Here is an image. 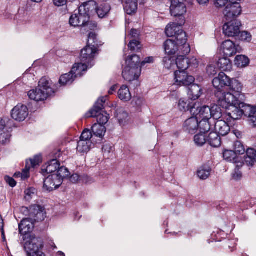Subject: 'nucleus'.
<instances>
[{
	"instance_id": "nucleus-1",
	"label": "nucleus",
	"mask_w": 256,
	"mask_h": 256,
	"mask_svg": "<svg viewBox=\"0 0 256 256\" xmlns=\"http://www.w3.org/2000/svg\"><path fill=\"white\" fill-rule=\"evenodd\" d=\"M69 22L70 26L74 27H81L80 31L84 33L90 30H94L97 27V24L92 22H90V16L87 13H80L74 12L70 18Z\"/></svg>"
},
{
	"instance_id": "nucleus-2",
	"label": "nucleus",
	"mask_w": 256,
	"mask_h": 256,
	"mask_svg": "<svg viewBox=\"0 0 256 256\" xmlns=\"http://www.w3.org/2000/svg\"><path fill=\"white\" fill-rule=\"evenodd\" d=\"M108 96L101 97L96 102L93 108L86 114V118L96 117L98 124L104 126L110 118L109 114L105 111H102Z\"/></svg>"
},
{
	"instance_id": "nucleus-3",
	"label": "nucleus",
	"mask_w": 256,
	"mask_h": 256,
	"mask_svg": "<svg viewBox=\"0 0 256 256\" xmlns=\"http://www.w3.org/2000/svg\"><path fill=\"white\" fill-rule=\"evenodd\" d=\"M86 70V64H75L69 73L63 74L60 77L59 82L62 86L71 84L75 78L81 77L84 74L83 72Z\"/></svg>"
},
{
	"instance_id": "nucleus-4",
	"label": "nucleus",
	"mask_w": 256,
	"mask_h": 256,
	"mask_svg": "<svg viewBox=\"0 0 256 256\" xmlns=\"http://www.w3.org/2000/svg\"><path fill=\"white\" fill-rule=\"evenodd\" d=\"M215 94L218 99V104L225 109L238 106L239 102L244 100H241L239 98V96L229 92H217Z\"/></svg>"
},
{
	"instance_id": "nucleus-5",
	"label": "nucleus",
	"mask_w": 256,
	"mask_h": 256,
	"mask_svg": "<svg viewBox=\"0 0 256 256\" xmlns=\"http://www.w3.org/2000/svg\"><path fill=\"white\" fill-rule=\"evenodd\" d=\"M42 247V241L39 238H34L31 240L26 242L24 244V250L27 256H46L40 250Z\"/></svg>"
},
{
	"instance_id": "nucleus-6",
	"label": "nucleus",
	"mask_w": 256,
	"mask_h": 256,
	"mask_svg": "<svg viewBox=\"0 0 256 256\" xmlns=\"http://www.w3.org/2000/svg\"><path fill=\"white\" fill-rule=\"evenodd\" d=\"M176 64L178 71H186L187 70L192 71L198 66V61L194 56L188 58L184 56H178L176 60Z\"/></svg>"
},
{
	"instance_id": "nucleus-7",
	"label": "nucleus",
	"mask_w": 256,
	"mask_h": 256,
	"mask_svg": "<svg viewBox=\"0 0 256 256\" xmlns=\"http://www.w3.org/2000/svg\"><path fill=\"white\" fill-rule=\"evenodd\" d=\"M239 0H230L229 3L226 6L224 14L226 20H234L239 16L242 12V8L240 3L237 1Z\"/></svg>"
},
{
	"instance_id": "nucleus-8",
	"label": "nucleus",
	"mask_w": 256,
	"mask_h": 256,
	"mask_svg": "<svg viewBox=\"0 0 256 256\" xmlns=\"http://www.w3.org/2000/svg\"><path fill=\"white\" fill-rule=\"evenodd\" d=\"M223 26V33L228 37H234L239 35L240 27L242 26L240 21L237 20H230Z\"/></svg>"
},
{
	"instance_id": "nucleus-9",
	"label": "nucleus",
	"mask_w": 256,
	"mask_h": 256,
	"mask_svg": "<svg viewBox=\"0 0 256 256\" xmlns=\"http://www.w3.org/2000/svg\"><path fill=\"white\" fill-rule=\"evenodd\" d=\"M175 84L178 86H190L194 84L195 78L189 75L186 71H176L174 72Z\"/></svg>"
},
{
	"instance_id": "nucleus-10",
	"label": "nucleus",
	"mask_w": 256,
	"mask_h": 256,
	"mask_svg": "<svg viewBox=\"0 0 256 256\" xmlns=\"http://www.w3.org/2000/svg\"><path fill=\"white\" fill-rule=\"evenodd\" d=\"M97 50V47L91 46L90 44H87L81 50L80 60L82 62L80 64H86L88 68L90 63L93 60Z\"/></svg>"
},
{
	"instance_id": "nucleus-11",
	"label": "nucleus",
	"mask_w": 256,
	"mask_h": 256,
	"mask_svg": "<svg viewBox=\"0 0 256 256\" xmlns=\"http://www.w3.org/2000/svg\"><path fill=\"white\" fill-rule=\"evenodd\" d=\"M60 151L58 150L56 153L54 154L56 158L50 160L45 166H42L41 172L44 176H46V174L57 172L58 168L60 166V161L57 160V158H60Z\"/></svg>"
},
{
	"instance_id": "nucleus-12",
	"label": "nucleus",
	"mask_w": 256,
	"mask_h": 256,
	"mask_svg": "<svg viewBox=\"0 0 256 256\" xmlns=\"http://www.w3.org/2000/svg\"><path fill=\"white\" fill-rule=\"evenodd\" d=\"M141 72L142 69L140 67H132L126 65L122 76L126 80L130 82L137 80L140 76Z\"/></svg>"
},
{
	"instance_id": "nucleus-13",
	"label": "nucleus",
	"mask_w": 256,
	"mask_h": 256,
	"mask_svg": "<svg viewBox=\"0 0 256 256\" xmlns=\"http://www.w3.org/2000/svg\"><path fill=\"white\" fill-rule=\"evenodd\" d=\"M222 49L225 56L230 57L235 55L237 52H239L241 48L232 41L226 40L222 43Z\"/></svg>"
},
{
	"instance_id": "nucleus-14",
	"label": "nucleus",
	"mask_w": 256,
	"mask_h": 256,
	"mask_svg": "<svg viewBox=\"0 0 256 256\" xmlns=\"http://www.w3.org/2000/svg\"><path fill=\"white\" fill-rule=\"evenodd\" d=\"M28 114V108L25 105L18 104L12 110L11 116L16 120H24Z\"/></svg>"
},
{
	"instance_id": "nucleus-15",
	"label": "nucleus",
	"mask_w": 256,
	"mask_h": 256,
	"mask_svg": "<svg viewBox=\"0 0 256 256\" xmlns=\"http://www.w3.org/2000/svg\"><path fill=\"white\" fill-rule=\"evenodd\" d=\"M42 162L40 156H36L33 158L26 160V167L22 172V180H26L30 177V170L31 168H34Z\"/></svg>"
},
{
	"instance_id": "nucleus-16",
	"label": "nucleus",
	"mask_w": 256,
	"mask_h": 256,
	"mask_svg": "<svg viewBox=\"0 0 256 256\" xmlns=\"http://www.w3.org/2000/svg\"><path fill=\"white\" fill-rule=\"evenodd\" d=\"M51 90L48 89V93L44 91L42 88H36L30 90L28 92V96L30 98L36 102L44 101L50 96Z\"/></svg>"
},
{
	"instance_id": "nucleus-17",
	"label": "nucleus",
	"mask_w": 256,
	"mask_h": 256,
	"mask_svg": "<svg viewBox=\"0 0 256 256\" xmlns=\"http://www.w3.org/2000/svg\"><path fill=\"white\" fill-rule=\"evenodd\" d=\"M30 216L35 221H42L46 217V212L44 207L40 205L34 204L30 206Z\"/></svg>"
},
{
	"instance_id": "nucleus-18",
	"label": "nucleus",
	"mask_w": 256,
	"mask_h": 256,
	"mask_svg": "<svg viewBox=\"0 0 256 256\" xmlns=\"http://www.w3.org/2000/svg\"><path fill=\"white\" fill-rule=\"evenodd\" d=\"M227 88L229 92L238 96L241 100H244L245 96L242 93V86L238 80L230 78Z\"/></svg>"
},
{
	"instance_id": "nucleus-19",
	"label": "nucleus",
	"mask_w": 256,
	"mask_h": 256,
	"mask_svg": "<svg viewBox=\"0 0 256 256\" xmlns=\"http://www.w3.org/2000/svg\"><path fill=\"white\" fill-rule=\"evenodd\" d=\"M57 177L54 174L49 175L44 181V188L48 192L58 188L62 184V182L58 180Z\"/></svg>"
},
{
	"instance_id": "nucleus-20",
	"label": "nucleus",
	"mask_w": 256,
	"mask_h": 256,
	"mask_svg": "<svg viewBox=\"0 0 256 256\" xmlns=\"http://www.w3.org/2000/svg\"><path fill=\"white\" fill-rule=\"evenodd\" d=\"M230 78L223 72H220L218 77L214 78L212 84L218 92H221L224 87H228Z\"/></svg>"
},
{
	"instance_id": "nucleus-21",
	"label": "nucleus",
	"mask_w": 256,
	"mask_h": 256,
	"mask_svg": "<svg viewBox=\"0 0 256 256\" xmlns=\"http://www.w3.org/2000/svg\"><path fill=\"white\" fill-rule=\"evenodd\" d=\"M198 120L196 117L192 116L187 119L183 126L184 130L189 134H194L198 129Z\"/></svg>"
},
{
	"instance_id": "nucleus-22",
	"label": "nucleus",
	"mask_w": 256,
	"mask_h": 256,
	"mask_svg": "<svg viewBox=\"0 0 256 256\" xmlns=\"http://www.w3.org/2000/svg\"><path fill=\"white\" fill-rule=\"evenodd\" d=\"M226 120H220L214 123V130L219 135L225 136L230 132V126Z\"/></svg>"
},
{
	"instance_id": "nucleus-23",
	"label": "nucleus",
	"mask_w": 256,
	"mask_h": 256,
	"mask_svg": "<svg viewBox=\"0 0 256 256\" xmlns=\"http://www.w3.org/2000/svg\"><path fill=\"white\" fill-rule=\"evenodd\" d=\"M170 12L172 16H182L186 12V8L184 2H173L170 6Z\"/></svg>"
},
{
	"instance_id": "nucleus-24",
	"label": "nucleus",
	"mask_w": 256,
	"mask_h": 256,
	"mask_svg": "<svg viewBox=\"0 0 256 256\" xmlns=\"http://www.w3.org/2000/svg\"><path fill=\"white\" fill-rule=\"evenodd\" d=\"M33 228V224L28 218H24L18 224L20 233L22 235H26L31 232Z\"/></svg>"
},
{
	"instance_id": "nucleus-25",
	"label": "nucleus",
	"mask_w": 256,
	"mask_h": 256,
	"mask_svg": "<svg viewBox=\"0 0 256 256\" xmlns=\"http://www.w3.org/2000/svg\"><path fill=\"white\" fill-rule=\"evenodd\" d=\"M238 106H239L240 110L242 112V116L244 114L246 116L250 118L252 114H254L256 112V106H253L250 104H247L241 101L239 102Z\"/></svg>"
},
{
	"instance_id": "nucleus-26",
	"label": "nucleus",
	"mask_w": 256,
	"mask_h": 256,
	"mask_svg": "<svg viewBox=\"0 0 256 256\" xmlns=\"http://www.w3.org/2000/svg\"><path fill=\"white\" fill-rule=\"evenodd\" d=\"M188 94L190 98L192 100L198 99L202 94V88L196 84H192L188 88Z\"/></svg>"
},
{
	"instance_id": "nucleus-27",
	"label": "nucleus",
	"mask_w": 256,
	"mask_h": 256,
	"mask_svg": "<svg viewBox=\"0 0 256 256\" xmlns=\"http://www.w3.org/2000/svg\"><path fill=\"white\" fill-rule=\"evenodd\" d=\"M206 142L212 147H219L222 144L220 135L216 132H210L206 137Z\"/></svg>"
},
{
	"instance_id": "nucleus-28",
	"label": "nucleus",
	"mask_w": 256,
	"mask_h": 256,
	"mask_svg": "<svg viewBox=\"0 0 256 256\" xmlns=\"http://www.w3.org/2000/svg\"><path fill=\"white\" fill-rule=\"evenodd\" d=\"M231 112H226L224 116H226V121L230 122L231 120H239L242 116V112L238 106H233Z\"/></svg>"
},
{
	"instance_id": "nucleus-29",
	"label": "nucleus",
	"mask_w": 256,
	"mask_h": 256,
	"mask_svg": "<svg viewBox=\"0 0 256 256\" xmlns=\"http://www.w3.org/2000/svg\"><path fill=\"white\" fill-rule=\"evenodd\" d=\"M178 46L173 40H168L164 43V50L168 56L174 54L178 50Z\"/></svg>"
},
{
	"instance_id": "nucleus-30",
	"label": "nucleus",
	"mask_w": 256,
	"mask_h": 256,
	"mask_svg": "<svg viewBox=\"0 0 256 256\" xmlns=\"http://www.w3.org/2000/svg\"><path fill=\"white\" fill-rule=\"evenodd\" d=\"M178 108L181 112H186L190 110V112H196L194 110L196 108V103L192 106L188 100L180 98L178 102Z\"/></svg>"
},
{
	"instance_id": "nucleus-31",
	"label": "nucleus",
	"mask_w": 256,
	"mask_h": 256,
	"mask_svg": "<svg viewBox=\"0 0 256 256\" xmlns=\"http://www.w3.org/2000/svg\"><path fill=\"white\" fill-rule=\"evenodd\" d=\"M226 112H222L221 108L218 105H215L210 108V114L211 118H213L214 119L220 120H226Z\"/></svg>"
},
{
	"instance_id": "nucleus-32",
	"label": "nucleus",
	"mask_w": 256,
	"mask_h": 256,
	"mask_svg": "<svg viewBox=\"0 0 256 256\" xmlns=\"http://www.w3.org/2000/svg\"><path fill=\"white\" fill-rule=\"evenodd\" d=\"M92 144V142L91 141L80 140L78 142L77 144V152L82 155L87 153L90 150Z\"/></svg>"
},
{
	"instance_id": "nucleus-33",
	"label": "nucleus",
	"mask_w": 256,
	"mask_h": 256,
	"mask_svg": "<svg viewBox=\"0 0 256 256\" xmlns=\"http://www.w3.org/2000/svg\"><path fill=\"white\" fill-rule=\"evenodd\" d=\"M125 12L129 15L135 13L138 10V2L136 0H126L124 5Z\"/></svg>"
},
{
	"instance_id": "nucleus-34",
	"label": "nucleus",
	"mask_w": 256,
	"mask_h": 256,
	"mask_svg": "<svg viewBox=\"0 0 256 256\" xmlns=\"http://www.w3.org/2000/svg\"><path fill=\"white\" fill-rule=\"evenodd\" d=\"M198 105H199V104H196V108L194 109L196 110V112H198L197 114H198L202 120H204L205 118L210 119V108L206 106L199 107Z\"/></svg>"
},
{
	"instance_id": "nucleus-35",
	"label": "nucleus",
	"mask_w": 256,
	"mask_h": 256,
	"mask_svg": "<svg viewBox=\"0 0 256 256\" xmlns=\"http://www.w3.org/2000/svg\"><path fill=\"white\" fill-rule=\"evenodd\" d=\"M119 98L124 102H128L132 98L129 88L126 85L122 86L118 91Z\"/></svg>"
},
{
	"instance_id": "nucleus-36",
	"label": "nucleus",
	"mask_w": 256,
	"mask_h": 256,
	"mask_svg": "<svg viewBox=\"0 0 256 256\" xmlns=\"http://www.w3.org/2000/svg\"><path fill=\"white\" fill-rule=\"evenodd\" d=\"M219 69L222 71H230L232 68V63L227 58H220L217 62Z\"/></svg>"
},
{
	"instance_id": "nucleus-37",
	"label": "nucleus",
	"mask_w": 256,
	"mask_h": 256,
	"mask_svg": "<svg viewBox=\"0 0 256 256\" xmlns=\"http://www.w3.org/2000/svg\"><path fill=\"white\" fill-rule=\"evenodd\" d=\"M126 65L132 67L141 68V62L140 57L136 54L128 56L126 59Z\"/></svg>"
},
{
	"instance_id": "nucleus-38",
	"label": "nucleus",
	"mask_w": 256,
	"mask_h": 256,
	"mask_svg": "<svg viewBox=\"0 0 256 256\" xmlns=\"http://www.w3.org/2000/svg\"><path fill=\"white\" fill-rule=\"evenodd\" d=\"M92 131L94 136L102 138L106 132V128L104 126L96 123L92 126Z\"/></svg>"
},
{
	"instance_id": "nucleus-39",
	"label": "nucleus",
	"mask_w": 256,
	"mask_h": 256,
	"mask_svg": "<svg viewBox=\"0 0 256 256\" xmlns=\"http://www.w3.org/2000/svg\"><path fill=\"white\" fill-rule=\"evenodd\" d=\"M111 9L110 4L104 3L98 6L96 9V12L100 18L105 17L110 12Z\"/></svg>"
},
{
	"instance_id": "nucleus-40",
	"label": "nucleus",
	"mask_w": 256,
	"mask_h": 256,
	"mask_svg": "<svg viewBox=\"0 0 256 256\" xmlns=\"http://www.w3.org/2000/svg\"><path fill=\"white\" fill-rule=\"evenodd\" d=\"M210 120L205 118L202 120L198 122V128L201 133L205 134L212 128V122L210 121Z\"/></svg>"
},
{
	"instance_id": "nucleus-41",
	"label": "nucleus",
	"mask_w": 256,
	"mask_h": 256,
	"mask_svg": "<svg viewBox=\"0 0 256 256\" xmlns=\"http://www.w3.org/2000/svg\"><path fill=\"white\" fill-rule=\"evenodd\" d=\"M176 43L178 46L185 44L187 42V38L186 32L182 29L178 30L177 34L174 36Z\"/></svg>"
},
{
	"instance_id": "nucleus-42",
	"label": "nucleus",
	"mask_w": 256,
	"mask_h": 256,
	"mask_svg": "<svg viewBox=\"0 0 256 256\" xmlns=\"http://www.w3.org/2000/svg\"><path fill=\"white\" fill-rule=\"evenodd\" d=\"M234 63L238 67L244 68L248 65L250 60L248 58L245 56H237L235 58Z\"/></svg>"
},
{
	"instance_id": "nucleus-43",
	"label": "nucleus",
	"mask_w": 256,
	"mask_h": 256,
	"mask_svg": "<svg viewBox=\"0 0 256 256\" xmlns=\"http://www.w3.org/2000/svg\"><path fill=\"white\" fill-rule=\"evenodd\" d=\"M177 23H172V24H168L165 30V32L168 37H174L177 34L178 30L180 28L178 27Z\"/></svg>"
},
{
	"instance_id": "nucleus-44",
	"label": "nucleus",
	"mask_w": 256,
	"mask_h": 256,
	"mask_svg": "<svg viewBox=\"0 0 256 256\" xmlns=\"http://www.w3.org/2000/svg\"><path fill=\"white\" fill-rule=\"evenodd\" d=\"M211 168L208 166L200 167L197 172L198 176L201 180H206L210 176Z\"/></svg>"
},
{
	"instance_id": "nucleus-45",
	"label": "nucleus",
	"mask_w": 256,
	"mask_h": 256,
	"mask_svg": "<svg viewBox=\"0 0 256 256\" xmlns=\"http://www.w3.org/2000/svg\"><path fill=\"white\" fill-rule=\"evenodd\" d=\"M38 86L39 88H42V90H43L47 93L48 92V89H50L51 90L50 96H52L55 92L53 88H51L49 81L46 78H42L40 80Z\"/></svg>"
},
{
	"instance_id": "nucleus-46",
	"label": "nucleus",
	"mask_w": 256,
	"mask_h": 256,
	"mask_svg": "<svg viewBox=\"0 0 256 256\" xmlns=\"http://www.w3.org/2000/svg\"><path fill=\"white\" fill-rule=\"evenodd\" d=\"M70 172H68L67 168L64 166H60L58 168L56 174H54L58 176L56 178L58 180H59L62 182L63 179L66 178L69 176Z\"/></svg>"
},
{
	"instance_id": "nucleus-47",
	"label": "nucleus",
	"mask_w": 256,
	"mask_h": 256,
	"mask_svg": "<svg viewBox=\"0 0 256 256\" xmlns=\"http://www.w3.org/2000/svg\"><path fill=\"white\" fill-rule=\"evenodd\" d=\"M238 156L232 150H226L223 152V157L228 162H232Z\"/></svg>"
},
{
	"instance_id": "nucleus-48",
	"label": "nucleus",
	"mask_w": 256,
	"mask_h": 256,
	"mask_svg": "<svg viewBox=\"0 0 256 256\" xmlns=\"http://www.w3.org/2000/svg\"><path fill=\"white\" fill-rule=\"evenodd\" d=\"M194 142L198 146H202L206 142V136L204 134L201 132L196 134L194 137Z\"/></svg>"
},
{
	"instance_id": "nucleus-49",
	"label": "nucleus",
	"mask_w": 256,
	"mask_h": 256,
	"mask_svg": "<svg viewBox=\"0 0 256 256\" xmlns=\"http://www.w3.org/2000/svg\"><path fill=\"white\" fill-rule=\"evenodd\" d=\"M164 66L168 69H172L176 64V60L172 57L165 56L163 59Z\"/></svg>"
},
{
	"instance_id": "nucleus-50",
	"label": "nucleus",
	"mask_w": 256,
	"mask_h": 256,
	"mask_svg": "<svg viewBox=\"0 0 256 256\" xmlns=\"http://www.w3.org/2000/svg\"><path fill=\"white\" fill-rule=\"evenodd\" d=\"M234 152H236V156L244 154L246 150L244 146L240 141H236L234 145Z\"/></svg>"
},
{
	"instance_id": "nucleus-51",
	"label": "nucleus",
	"mask_w": 256,
	"mask_h": 256,
	"mask_svg": "<svg viewBox=\"0 0 256 256\" xmlns=\"http://www.w3.org/2000/svg\"><path fill=\"white\" fill-rule=\"evenodd\" d=\"M11 134L10 132L6 130H4L0 132V142L2 144H6L10 142Z\"/></svg>"
},
{
	"instance_id": "nucleus-52",
	"label": "nucleus",
	"mask_w": 256,
	"mask_h": 256,
	"mask_svg": "<svg viewBox=\"0 0 256 256\" xmlns=\"http://www.w3.org/2000/svg\"><path fill=\"white\" fill-rule=\"evenodd\" d=\"M130 50L133 52H138L140 49V42L136 40H131L128 44Z\"/></svg>"
},
{
	"instance_id": "nucleus-53",
	"label": "nucleus",
	"mask_w": 256,
	"mask_h": 256,
	"mask_svg": "<svg viewBox=\"0 0 256 256\" xmlns=\"http://www.w3.org/2000/svg\"><path fill=\"white\" fill-rule=\"evenodd\" d=\"M36 190L34 188H30L26 189L25 192V199L30 201L36 194Z\"/></svg>"
},
{
	"instance_id": "nucleus-54",
	"label": "nucleus",
	"mask_w": 256,
	"mask_h": 256,
	"mask_svg": "<svg viewBox=\"0 0 256 256\" xmlns=\"http://www.w3.org/2000/svg\"><path fill=\"white\" fill-rule=\"evenodd\" d=\"M96 34L92 32H91L88 34V44L91 46H97L98 44L96 43Z\"/></svg>"
},
{
	"instance_id": "nucleus-55",
	"label": "nucleus",
	"mask_w": 256,
	"mask_h": 256,
	"mask_svg": "<svg viewBox=\"0 0 256 256\" xmlns=\"http://www.w3.org/2000/svg\"><path fill=\"white\" fill-rule=\"evenodd\" d=\"M92 137V132L88 129H85L82 132L80 140H84L91 141L90 138Z\"/></svg>"
},
{
	"instance_id": "nucleus-56",
	"label": "nucleus",
	"mask_w": 256,
	"mask_h": 256,
	"mask_svg": "<svg viewBox=\"0 0 256 256\" xmlns=\"http://www.w3.org/2000/svg\"><path fill=\"white\" fill-rule=\"evenodd\" d=\"M240 38L241 40L245 41L246 42H250L252 40V36L250 33L243 31L240 33Z\"/></svg>"
},
{
	"instance_id": "nucleus-57",
	"label": "nucleus",
	"mask_w": 256,
	"mask_h": 256,
	"mask_svg": "<svg viewBox=\"0 0 256 256\" xmlns=\"http://www.w3.org/2000/svg\"><path fill=\"white\" fill-rule=\"evenodd\" d=\"M102 150L104 156H108V158L109 154L113 152V147L110 144H105L102 146Z\"/></svg>"
},
{
	"instance_id": "nucleus-58",
	"label": "nucleus",
	"mask_w": 256,
	"mask_h": 256,
	"mask_svg": "<svg viewBox=\"0 0 256 256\" xmlns=\"http://www.w3.org/2000/svg\"><path fill=\"white\" fill-rule=\"evenodd\" d=\"M232 162L236 165V169L240 170L244 164L243 158L238 156Z\"/></svg>"
},
{
	"instance_id": "nucleus-59",
	"label": "nucleus",
	"mask_w": 256,
	"mask_h": 256,
	"mask_svg": "<svg viewBox=\"0 0 256 256\" xmlns=\"http://www.w3.org/2000/svg\"><path fill=\"white\" fill-rule=\"evenodd\" d=\"M218 68L214 64H209L206 68V72L209 76H214L216 74Z\"/></svg>"
},
{
	"instance_id": "nucleus-60",
	"label": "nucleus",
	"mask_w": 256,
	"mask_h": 256,
	"mask_svg": "<svg viewBox=\"0 0 256 256\" xmlns=\"http://www.w3.org/2000/svg\"><path fill=\"white\" fill-rule=\"evenodd\" d=\"M89 2L83 3L78 8V12L80 13H87L90 16Z\"/></svg>"
},
{
	"instance_id": "nucleus-61",
	"label": "nucleus",
	"mask_w": 256,
	"mask_h": 256,
	"mask_svg": "<svg viewBox=\"0 0 256 256\" xmlns=\"http://www.w3.org/2000/svg\"><path fill=\"white\" fill-rule=\"evenodd\" d=\"M244 164L248 166H252L256 163V159L246 156L243 158Z\"/></svg>"
},
{
	"instance_id": "nucleus-62",
	"label": "nucleus",
	"mask_w": 256,
	"mask_h": 256,
	"mask_svg": "<svg viewBox=\"0 0 256 256\" xmlns=\"http://www.w3.org/2000/svg\"><path fill=\"white\" fill-rule=\"evenodd\" d=\"M116 118H118L119 122L121 123L123 122V120H125L128 118V114L123 110H122L119 113L117 114Z\"/></svg>"
},
{
	"instance_id": "nucleus-63",
	"label": "nucleus",
	"mask_w": 256,
	"mask_h": 256,
	"mask_svg": "<svg viewBox=\"0 0 256 256\" xmlns=\"http://www.w3.org/2000/svg\"><path fill=\"white\" fill-rule=\"evenodd\" d=\"M181 49L182 52L184 54H187L190 52V45L186 42L184 44H180L178 46Z\"/></svg>"
},
{
	"instance_id": "nucleus-64",
	"label": "nucleus",
	"mask_w": 256,
	"mask_h": 256,
	"mask_svg": "<svg viewBox=\"0 0 256 256\" xmlns=\"http://www.w3.org/2000/svg\"><path fill=\"white\" fill-rule=\"evenodd\" d=\"M246 156L256 159V150L254 148H248Z\"/></svg>"
}]
</instances>
